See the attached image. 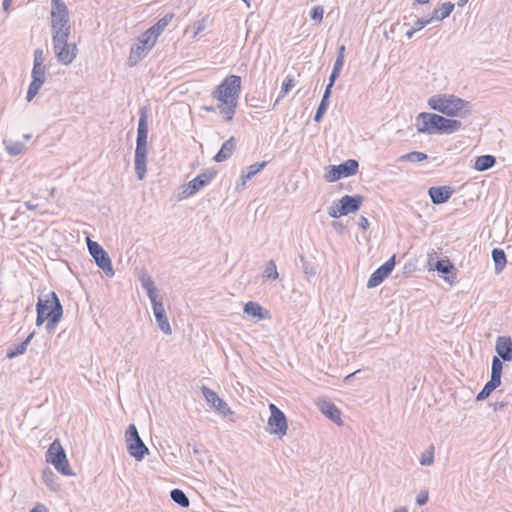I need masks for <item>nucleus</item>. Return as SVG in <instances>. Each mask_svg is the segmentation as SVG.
<instances>
[{"label": "nucleus", "instance_id": "obj_28", "mask_svg": "<svg viewBox=\"0 0 512 512\" xmlns=\"http://www.w3.org/2000/svg\"><path fill=\"white\" fill-rule=\"evenodd\" d=\"M174 17L173 13H168L160 18L152 27L149 28L150 34H154L157 38L168 26Z\"/></svg>", "mask_w": 512, "mask_h": 512}, {"label": "nucleus", "instance_id": "obj_52", "mask_svg": "<svg viewBox=\"0 0 512 512\" xmlns=\"http://www.w3.org/2000/svg\"><path fill=\"white\" fill-rule=\"evenodd\" d=\"M432 22H433V20H432L431 17L427 18V19L421 18V19H418L414 23V26L412 28L417 32V31H420L421 29H423L425 26H427L428 24H430Z\"/></svg>", "mask_w": 512, "mask_h": 512}, {"label": "nucleus", "instance_id": "obj_31", "mask_svg": "<svg viewBox=\"0 0 512 512\" xmlns=\"http://www.w3.org/2000/svg\"><path fill=\"white\" fill-rule=\"evenodd\" d=\"M501 384V381L500 380H497V379H494V378H491L490 377V380L485 384V386L483 387V389L478 393V395L476 396V400L477 401H482V400H485L486 398H488L490 396V394L498 387L500 386Z\"/></svg>", "mask_w": 512, "mask_h": 512}, {"label": "nucleus", "instance_id": "obj_6", "mask_svg": "<svg viewBox=\"0 0 512 512\" xmlns=\"http://www.w3.org/2000/svg\"><path fill=\"white\" fill-rule=\"evenodd\" d=\"M125 441L128 453L137 461L144 459L149 454V449L140 438L138 430L134 424H130L125 432Z\"/></svg>", "mask_w": 512, "mask_h": 512}, {"label": "nucleus", "instance_id": "obj_9", "mask_svg": "<svg viewBox=\"0 0 512 512\" xmlns=\"http://www.w3.org/2000/svg\"><path fill=\"white\" fill-rule=\"evenodd\" d=\"M270 417L267 425L271 434L282 438L287 433L288 425L285 414L273 403L269 405Z\"/></svg>", "mask_w": 512, "mask_h": 512}, {"label": "nucleus", "instance_id": "obj_46", "mask_svg": "<svg viewBox=\"0 0 512 512\" xmlns=\"http://www.w3.org/2000/svg\"><path fill=\"white\" fill-rule=\"evenodd\" d=\"M54 297H58L57 294L55 292H51L46 299H43L42 297H39L38 298V302H42V304L45 306L44 307V312H49L52 310V306L54 305L53 304V301H54Z\"/></svg>", "mask_w": 512, "mask_h": 512}, {"label": "nucleus", "instance_id": "obj_45", "mask_svg": "<svg viewBox=\"0 0 512 512\" xmlns=\"http://www.w3.org/2000/svg\"><path fill=\"white\" fill-rule=\"evenodd\" d=\"M293 87L294 80L290 76H287L282 83L281 91L276 102H278L280 98L284 97Z\"/></svg>", "mask_w": 512, "mask_h": 512}, {"label": "nucleus", "instance_id": "obj_20", "mask_svg": "<svg viewBox=\"0 0 512 512\" xmlns=\"http://www.w3.org/2000/svg\"><path fill=\"white\" fill-rule=\"evenodd\" d=\"M452 193L453 190L449 186L430 187L428 190L432 203L436 205L447 202Z\"/></svg>", "mask_w": 512, "mask_h": 512}, {"label": "nucleus", "instance_id": "obj_58", "mask_svg": "<svg viewBox=\"0 0 512 512\" xmlns=\"http://www.w3.org/2000/svg\"><path fill=\"white\" fill-rule=\"evenodd\" d=\"M508 405V402L507 401H497L495 403L492 404V407H493V410L494 411H500L502 410L504 407H506Z\"/></svg>", "mask_w": 512, "mask_h": 512}, {"label": "nucleus", "instance_id": "obj_56", "mask_svg": "<svg viewBox=\"0 0 512 512\" xmlns=\"http://www.w3.org/2000/svg\"><path fill=\"white\" fill-rule=\"evenodd\" d=\"M344 65V56L337 55L336 61L333 66V70L337 72H341Z\"/></svg>", "mask_w": 512, "mask_h": 512}, {"label": "nucleus", "instance_id": "obj_37", "mask_svg": "<svg viewBox=\"0 0 512 512\" xmlns=\"http://www.w3.org/2000/svg\"><path fill=\"white\" fill-rule=\"evenodd\" d=\"M300 262L302 263L303 273L306 276V279L309 281L311 278L316 275V267L313 262L308 261L303 255L299 257Z\"/></svg>", "mask_w": 512, "mask_h": 512}, {"label": "nucleus", "instance_id": "obj_10", "mask_svg": "<svg viewBox=\"0 0 512 512\" xmlns=\"http://www.w3.org/2000/svg\"><path fill=\"white\" fill-rule=\"evenodd\" d=\"M359 164L354 159H349L339 165L330 166V170L326 173L325 179L328 182H334L341 178L355 175L358 171Z\"/></svg>", "mask_w": 512, "mask_h": 512}, {"label": "nucleus", "instance_id": "obj_23", "mask_svg": "<svg viewBox=\"0 0 512 512\" xmlns=\"http://www.w3.org/2000/svg\"><path fill=\"white\" fill-rule=\"evenodd\" d=\"M52 41H58L64 37L69 38L71 34L70 20L68 22L51 24Z\"/></svg>", "mask_w": 512, "mask_h": 512}, {"label": "nucleus", "instance_id": "obj_48", "mask_svg": "<svg viewBox=\"0 0 512 512\" xmlns=\"http://www.w3.org/2000/svg\"><path fill=\"white\" fill-rule=\"evenodd\" d=\"M208 19V16L203 17L202 19L196 21L193 25L194 28V35L193 38H196L198 34H200L202 31L206 28V21Z\"/></svg>", "mask_w": 512, "mask_h": 512}, {"label": "nucleus", "instance_id": "obj_62", "mask_svg": "<svg viewBox=\"0 0 512 512\" xmlns=\"http://www.w3.org/2000/svg\"><path fill=\"white\" fill-rule=\"evenodd\" d=\"M11 3H12V0H3V3H2L3 10L7 12L10 8Z\"/></svg>", "mask_w": 512, "mask_h": 512}, {"label": "nucleus", "instance_id": "obj_19", "mask_svg": "<svg viewBox=\"0 0 512 512\" xmlns=\"http://www.w3.org/2000/svg\"><path fill=\"white\" fill-rule=\"evenodd\" d=\"M495 350L503 361H512V339L508 336H499L496 340Z\"/></svg>", "mask_w": 512, "mask_h": 512}, {"label": "nucleus", "instance_id": "obj_61", "mask_svg": "<svg viewBox=\"0 0 512 512\" xmlns=\"http://www.w3.org/2000/svg\"><path fill=\"white\" fill-rule=\"evenodd\" d=\"M30 512H48V509L43 504H37Z\"/></svg>", "mask_w": 512, "mask_h": 512}, {"label": "nucleus", "instance_id": "obj_47", "mask_svg": "<svg viewBox=\"0 0 512 512\" xmlns=\"http://www.w3.org/2000/svg\"><path fill=\"white\" fill-rule=\"evenodd\" d=\"M51 14H69L68 8L63 0L52 4Z\"/></svg>", "mask_w": 512, "mask_h": 512}, {"label": "nucleus", "instance_id": "obj_11", "mask_svg": "<svg viewBox=\"0 0 512 512\" xmlns=\"http://www.w3.org/2000/svg\"><path fill=\"white\" fill-rule=\"evenodd\" d=\"M215 174L216 173L214 171L207 170L196 176L182 187V191L179 194V199H185L196 194L214 178Z\"/></svg>", "mask_w": 512, "mask_h": 512}, {"label": "nucleus", "instance_id": "obj_29", "mask_svg": "<svg viewBox=\"0 0 512 512\" xmlns=\"http://www.w3.org/2000/svg\"><path fill=\"white\" fill-rule=\"evenodd\" d=\"M496 163L495 157L492 155L478 156L475 161L474 168L477 171H486L492 168Z\"/></svg>", "mask_w": 512, "mask_h": 512}, {"label": "nucleus", "instance_id": "obj_35", "mask_svg": "<svg viewBox=\"0 0 512 512\" xmlns=\"http://www.w3.org/2000/svg\"><path fill=\"white\" fill-rule=\"evenodd\" d=\"M156 40L157 37L154 34H150V30L148 29L139 36L137 42L140 43V46L150 51L154 47Z\"/></svg>", "mask_w": 512, "mask_h": 512}, {"label": "nucleus", "instance_id": "obj_8", "mask_svg": "<svg viewBox=\"0 0 512 512\" xmlns=\"http://www.w3.org/2000/svg\"><path fill=\"white\" fill-rule=\"evenodd\" d=\"M67 37L58 41H52L53 51L57 61L63 65L71 64L78 54V48L75 43H69Z\"/></svg>", "mask_w": 512, "mask_h": 512}, {"label": "nucleus", "instance_id": "obj_63", "mask_svg": "<svg viewBox=\"0 0 512 512\" xmlns=\"http://www.w3.org/2000/svg\"><path fill=\"white\" fill-rule=\"evenodd\" d=\"M415 33H416V31L411 27L410 29H408L406 31L405 35H406L407 39H411Z\"/></svg>", "mask_w": 512, "mask_h": 512}, {"label": "nucleus", "instance_id": "obj_3", "mask_svg": "<svg viewBox=\"0 0 512 512\" xmlns=\"http://www.w3.org/2000/svg\"><path fill=\"white\" fill-rule=\"evenodd\" d=\"M147 135L148 124L147 114L144 109L141 110L136 139L135 160L134 168L139 180H143L146 175V161H147Z\"/></svg>", "mask_w": 512, "mask_h": 512}, {"label": "nucleus", "instance_id": "obj_2", "mask_svg": "<svg viewBox=\"0 0 512 512\" xmlns=\"http://www.w3.org/2000/svg\"><path fill=\"white\" fill-rule=\"evenodd\" d=\"M428 105L432 110L449 117L465 118L471 114L469 102L453 94L433 95L428 99Z\"/></svg>", "mask_w": 512, "mask_h": 512}, {"label": "nucleus", "instance_id": "obj_14", "mask_svg": "<svg viewBox=\"0 0 512 512\" xmlns=\"http://www.w3.org/2000/svg\"><path fill=\"white\" fill-rule=\"evenodd\" d=\"M202 394L205 400L213 407L218 413L226 416L228 414H232L231 409L227 405V403L221 399L216 392L211 390L206 386L201 387Z\"/></svg>", "mask_w": 512, "mask_h": 512}, {"label": "nucleus", "instance_id": "obj_22", "mask_svg": "<svg viewBox=\"0 0 512 512\" xmlns=\"http://www.w3.org/2000/svg\"><path fill=\"white\" fill-rule=\"evenodd\" d=\"M139 280L141 282L142 287L146 290L149 300L151 302L158 300V290L155 286L152 277L147 272H143L140 275Z\"/></svg>", "mask_w": 512, "mask_h": 512}, {"label": "nucleus", "instance_id": "obj_54", "mask_svg": "<svg viewBox=\"0 0 512 512\" xmlns=\"http://www.w3.org/2000/svg\"><path fill=\"white\" fill-rule=\"evenodd\" d=\"M70 20L69 14H51V24L68 22Z\"/></svg>", "mask_w": 512, "mask_h": 512}, {"label": "nucleus", "instance_id": "obj_15", "mask_svg": "<svg viewBox=\"0 0 512 512\" xmlns=\"http://www.w3.org/2000/svg\"><path fill=\"white\" fill-rule=\"evenodd\" d=\"M154 316L156 318L159 329L166 335L172 333L170 323L168 321L163 302L161 300H155L151 302Z\"/></svg>", "mask_w": 512, "mask_h": 512}, {"label": "nucleus", "instance_id": "obj_55", "mask_svg": "<svg viewBox=\"0 0 512 512\" xmlns=\"http://www.w3.org/2000/svg\"><path fill=\"white\" fill-rule=\"evenodd\" d=\"M416 502L420 506L425 505L428 502V492L427 491L420 492L416 498Z\"/></svg>", "mask_w": 512, "mask_h": 512}, {"label": "nucleus", "instance_id": "obj_5", "mask_svg": "<svg viewBox=\"0 0 512 512\" xmlns=\"http://www.w3.org/2000/svg\"><path fill=\"white\" fill-rule=\"evenodd\" d=\"M240 91L241 77L237 75H230L216 87V89L212 92V96L219 101H228L232 99L237 101L240 95Z\"/></svg>", "mask_w": 512, "mask_h": 512}, {"label": "nucleus", "instance_id": "obj_4", "mask_svg": "<svg viewBox=\"0 0 512 512\" xmlns=\"http://www.w3.org/2000/svg\"><path fill=\"white\" fill-rule=\"evenodd\" d=\"M53 306L52 310L49 312H44V305L42 302H37L36 305V311H37V318H36V325L41 326L45 321L46 323V330L48 332H51L55 329L56 325L59 323V321L62 318L63 315V307L60 303V300L58 297L53 298Z\"/></svg>", "mask_w": 512, "mask_h": 512}, {"label": "nucleus", "instance_id": "obj_7", "mask_svg": "<svg viewBox=\"0 0 512 512\" xmlns=\"http://www.w3.org/2000/svg\"><path fill=\"white\" fill-rule=\"evenodd\" d=\"M87 247L96 265L103 270L106 276L113 277L115 272L108 253L97 242L87 237Z\"/></svg>", "mask_w": 512, "mask_h": 512}, {"label": "nucleus", "instance_id": "obj_30", "mask_svg": "<svg viewBox=\"0 0 512 512\" xmlns=\"http://www.w3.org/2000/svg\"><path fill=\"white\" fill-rule=\"evenodd\" d=\"M454 10V4L452 2H445L440 8L433 11L432 20L442 21L447 18Z\"/></svg>", "mask_w": 512, "mask_h": 512}, {"label": "nucleus", "instance_id": "obj_57", "mask_svg": "<svg viewBox=\"0 0 512 512\" xmlns=\"http://www.w3.org/2000/svg\"><path fill=\"white\" fill-rule=\"evenodd\" d=\"M358 225L363 230H367L369 228V226H370V223H369L368 219L365 216H361L359 218Z\"/></svg>", "mask_w": 512, "mask_h": 512}, {"label": "nucleus", "instance_id": "obj_39", "mask_svg": "<svg viewBox=\"0 0 512 512\" xmlns=\"http://www.w3.org/2000/svg\"><path fill=\"white\" fill-rule=\"evenodd\" d=\"M4 145L9 155L16 156L23 152L25 146L22 142L4 141Z\"/></svg>", "mask_w": 512, "mask_h": 512}, {"label": "nucleus", "instance_id": "obj_36", "mask_svg": "<svg viewBox=\"0 0 512 512\" xmlns=\"http://www.w3.org/2000/svg\"><path fill=\"white\" fill-rule=\"evenodd\" d=\"M170 497L171 499L177 503L179 506L183 507V508H187L190 504V501L188 499V497L186 496V494L180 490V489H173L171 492H170Z\"/></svg>", "mask_w": 512, "mask_h": 512}, {"label": "nucleus", "instance_id": "obj_44", "mask_svg": "<svg viewBox=\"0 0 512 512\" xmlns=\"http://www.w3.org/2000/svg\"><path fill=\"white\" fill-rule=\"evenodd\" d=\"M54 467L58 472H60L61 474L65 475V476H73L74 475V472L72 471V469L70 467L67 457L65 458V460H61L59 465L57 464V466H54Z\"/></svg>", "mask_w": 512, "mask_h": 512}, {"label": "nucleus", "instance_id": "obj_27", "mask_svg": "<svg viewBox=\"0 0 512 512\" xmlns=\"http://www.w3.org/2000/svg\"><path fill=\"white\" fill-rule=\"evenodd\" d=\"M148 52V49L140 46V43L137 42L135 45L132 46L130 50V55L128 59L129 64L136 65L142 58H144L147 55Z\"/></svg>", "mask_w": 512, "mask_h": 512}, {"label": "nucleus", "instance_id": "obj_41", "mask_svg": "<svg viewBox=\"0 0 512 512\" xmlns=\"http://www.w3.org/2000/svg\"><path fill=\"white\" fill-rule=\"evenodd\" d=\"M502 369H503V365H502L501 360L497 356H494L492 359V366H491V378L501 381Z\"/></svg>", "mask_w": 512, "mask_h": 512}, {"label": "nucleus", "instance_id": "obj_24", "mask_svg": "<svg viewBox=\"0 0 512 512\" xmlns=\"http://www.w3.org/2000/svg\"><path fill=\"white\" fill-rule=\"evenodd\" d=\"M236 106L237 101L232 99L228 101H220V104H218L217 108L226 121H231L235 115Z\"/></svg>", "mask_w": 512, "mask_h": 512}, {"label": "nucleus", "instance_id": "obj_40", "mask_svg": "<svg viewBox=\"0 0 512 512\" xmlns=\"http://www.w3.org/2000/svg\"><path fill=\"white\" fill-rule=\"evenodd\" d=\"M263 276L272 280L278 279L279 273L277 271V266L274 260H269L267 262L265 270L263 272Z\"/></svg>", "mask_w": 512, "mask_h": 512}, {"label": "nucleus", "instance_id": "obj_42", "mask_svg": "<svg viewBox=\"0 0 512 512\" xmlns=\"http://www.w3.org/2000/svg\"><path fill=\"white\" fill-rule=\"evenodd\" d=\"M434 463V446H430L420 456V464L423 466H430Z\"/></svg>", "mask_w": 512, "mask_h": 512}, {"label": "nucleus", "instance_id": "obj_12", "mask_svg": "<svg viewBox=\"0 0 512 512\" xmlns=\"http://www.w3.org/2000/svg\"><path fill=\"white\" fill-rule=\"evenodd\" d=\"M46 80V66H33L32 81L27 91V101L30 102L39 92Z\"/></svg>", "mask_w": 512, "mask_h": 512}, {"label": "nucleus", "instance_id": "obj_50", "mask_svg": "<svg viewBox=\"0 0 512 512\" xmlns=\"http://www.w3.org/2000/svg\"><path fill=\"white\" fill-rule=\"evenodd\" d=\"M45 56L42 49H36L34 51L33 66H45Z\"/></svg>", "mask_w": 512, "mask_h": 512}, {"label": "nucleus", "instance_id": "obj_32", "mask_svg": "<svg viewBox=\"0 0 512 512\" xmlns=\"http://www.w3.org/2000/svg\"><path fill=\"white\" fill-rule=\"evenodd\" d=\"M266 165H267L266 161H263L260 163H254V164L250 165L247 168V172L243 173L241 175V181H242L241 186L244 187L246 182L248 180L252 179V177H254L257 173H259Z\"/></svg>", "mask_w": 512, "mask_h": 512}, {"label": "nucleus", "instance_id": "obj_25", "mask_svg": "<svg viewBox=\"0 0 512 512\" xmlns=\"http://www.w3.org/2000/svg\"><path fill=\"white\" fill-rule=\"evenodd\" d=\"M35 332H31L24 341H22L19 344H16L7 350V358L12 359L16 356L22 355L25 353L27 346L31 342L32 338L34 337Z\"/></svg>", "mask_w": 512, "mask_h": 512}, {"label": "nucleus", "instance_id": "obj_33", "mask_svg": "<svg viewBox=\"0 0 512 512\" xmlns=\"http://www.w3.org/2000/svg\"><path fill=\"white\" fill-rule=\"evenodd\" d=\"M492 258L495 264V271L497 273L501 272L506 265L505 252L500 248H494L492 250Z\"/></svg>", "mask_w": 512, "mask_h": 512}, {"label": "nucleus", "instance_id": "obj_64", "mask_svg": "<svg viewBox=\"0 0 512 512\" xmlns=\"http://www.w3.org/2000/svg\"><path fill=\"white\" fill-rule=\"evenodd\" d=\"M24 205H25V207H26L28 210H35V209H36V207H37V205H34V204H32L31 202H29V201H26V202L24 203Z\"/></svg>", "mask_w": 512, "mask_h": 512}, {"label": "nucleus", "instance_id": "obj_43", "mask_svg": "<svg viewBox=\"0 0 512 512\" xmlns=\"http://www.w3.org/2000/svg\"><path fill=\"white\" fill-rule=\"evenodd\" d=\"M435 268L440 273L449 274L454 266L448 259H440L436 262Z\"/></svg>", "mask_w": 512, "mask_h": 512}, {"label": "nucleus", "instance_id": "obj_49", "mask_svg": "<svg viewBox=\"0 0 512 512\" xmlns=\"http://www.w3.org/2000/svg\"><path fill=\"white\" fill-rule=\"evenodd\" d=\"M323 14H324V8L322 6H315L311 10L310 17L314 21L320 23L323 19Z\"/></svg>", "mask_w": 512, "mask_h": 512}, {"label": "nucleus", "instance_id": "obj_53", "mask_svg": "<svg viewBox=\"0 0 512 512\" xmlns=\"http://www.w3.org/2000/svg\"><path fill=\"white\" fill-rule=\"evenodd\" d=\"M339 210H340V203L338 202L328 208V214L332 218H338L341 216H345V214H340Z\"/></svg>", "mask_w": 512, "mask_h": 512}, {"label": "nucleus", "instance_id": "obj_18", "mask_svg": "<svg viewBox=\"0 0 512 512\" xmlns=\"http://www.w3.org/2000/svg\"><path fill=\"white\" fill-rule=\"evenodd\" d=\"M66 458V453L61 445V443L59 442L58 439L54 440L47 452H46V461L48 463H51L53 466H57V464L59 465L60 464V461L61 460H65Z\"/></svg>", "mask_w": 512, "mask_h": 512}, {"label": "nucleus", "instance_id": "obj_21", "mask_svg": "<svg viewBox=\"0 0 512 512\" xmlns=\"http://www.w3.org/2000/svg\"><path fill=\"white\" fill-rule=\"evenodd\" d=\"M236 149V140L232 136L228 140H226L218 153L214 156V161L216 162H224L229 159Z\"/></svg>", "mask_w": 512, "mask_h": 512}, {"label": "nucleus", "instance_id": "obj_51", "mask_svg": "<svg viewBox=\"0 0 512 512\" xmlns=\"http://www.w3.org/2000/svg\"><path fill=\"white\" fill-rule=\"evenodd\" d=\"M327 107H328V103L327 102H324V101H321L318 108H317V111L315 113V116H314V121L315 122H320L324 113L326 112L327 110Z\"/></svg>", "mask_w": 512, "mask_h": 512}, {"label": "nucleus", "instance_id": "obj_17", "mask_svg": "<svg viewBox=\"0 0 512 512\" xmlns=\"http://www.w3.org/2000/svg\"><path fill=\"white\" fill-rule=\"evenodd\" d=\"M317 406L327 418L337 424H341V413L334 403L327 399H319Z\"/></svg>", "mask_w": 512, "mask_h": 512}, {"label": "nucleus", "instance_id": "obj_59", "mask_svg": "<svg viewBox=\"0 0 512 512\" xmlns=\"http://www.w3.org/2000/svg\"><path fill=\"white\" fill-rule=\"evenodd\" d=\"M331 90H332V87H330V84L328 83V85L325 88V91H324V94H323V97H322L321 101H324V102L328 103V99H329V97L331 95Z\"/></svg>", "mask_w": 512, "mask_h": 512}, {"label": "nucleus", "instance_id": "obj_26", "mask_svg": "<svg viewBox=\"0 0 512 512\" xmlns=\"http://www.w3.org/2000/svg\"><path fill=\"white\" fill-rule=\"evenodd\" d=\"M42 479L46 486L51 491H58L60 489V484L58 483V477L56 474L49 468H46L42 472Z\"/></svg>", "mask_w": 512, "mask_h": 512}, {"label": "nucleus", "instance_id": "obj_13", "mask_svg": "<svg viewBox=\"0 0 512 512\" xmlns=\"http://www.w3.org/2000/svg\"><path fill=\"white\" fill-rule=\"evenodd\" d=\"M395 266V255L388 259L384 264L377 268L367 281L368 288H374L380 285L386 277L392 272Z\"/></svg>", "mask_w": 512, "mask_h": 512}, {"label": "nucleus", "instance_id": "obj_38", "mask_svg": "<svg viewBox=\"0 0 512 512\" xmlns=\"http://www.w3.org/2000/svg\"><path fill=\"white\" fill-rule=\"evenodd\" d=\"M428 158V155L419 152V151H412L407 154H404L399 157V161H409V162H421Z\"/></svg>", "mask_w": 512, "mask_h": 512}, {"label": "nucleus", "instance_id": "obj_60", "mask_svg": "<svg viewBox=\"0 0 512 512\" xmlns=\"http://www.w3.org/2000/svg\"><path fill=\"white\" fill-rule=\"evenodd\" d=\"M339 74H340L339 72L332 70L330 77H329L330 87H333L336 79L339 77Z\"/></svg>", "mask_w": 512, "mask_h": 512}, {"label": "nucleus", "instance_id": "obj_34", "mask_svg": "<svg viewBox=\"0 0 512 512\" xmlns=\"http://www.w3.org/2000/svg\"><path fill=\"white\" fill-rule=\"evenodd\" d=\"M262 312H263V308L261 307V305H259L256 302L250 301V302L246 303L244 306V313L250 317L263 319L264 315Z\"/></svg>", "mask_w": 512, "mask_h": 512}, {"label": "nucleus", "instance_id": "obj_1", "mask_svg": "<svg viewBox=\"0 0 512 512\" xmlns=\"http://www.w3.org/2000/svg\"><path fill=\"white\" fill-rule=\"evenodd\" d=\"M415 126L421 134H452L457 132L462 123L456 119H449L435 113L421 112L415 119Z\"/></svg>", "mask_w": 512, "mask_h": 512}, {"label": "nucleus", "instance_id": "obj_16", "mask_svg": "<svg viewBox=\"0 0 512 512\" xmlns=\"http://www.w3.org/2000/svg\"><path fill=\"white\" fill-rule=\"evenodd\" d=\"M363 200H364L363 196L359 195V194L352 195V196L351 195L343 196L339 200V203H340L339 213L345 214V216H346L349 213L356 212L361 207Z\"/></svg>", "mask_w": 512, "mask_h": 512}]
</instances>
